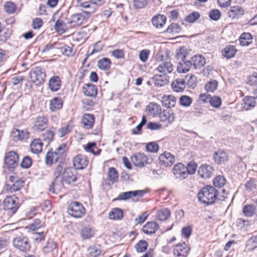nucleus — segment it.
Here are the masks:
<instances>
[{
	"mask_svg": "<svg viewBox=\"0 0 257 257\" xmlns=\"http://www.w3.org/2000/svg\"><path fill=\"white\" fill-rule=\"evenodd\" d=\"M214 161L218 164H223L228 160L227 154L222 150H219L213 154Z\"/></svg>",
	"mask_w": 257,
	"mask_h": 257,
	"instance_id": "obj_20",
	"label": "nucleus"
},
{
	"mask_svg": "<svg viewBox=\"0 0 257 257\" xmlns=\"http://www.w3.org/2000/svg\"><path fill=\"white\" fill-rule=\"evenodd\" d=\"M118 175L116 170L113 168H109L108 171V180L112 183L116 182L118 179Z\"/></svg>",
	"mask_w": 257,
	"mask_h": 257,
	"instance_id": "obj_48",
	"label": "nucleus"
},
{
	"mask_svg": "<svg viewBox=\"0 0 257 257\" xmlns=\"http://www.w3.org/2000/svg\"><path fill=\"white\" fill-rule=\"evenodd\" d=\"M48 120L46 116L41 115L36 117L34 124V128L35 130L43 131L47 127Z\"/></svg>",
	"mask_w": 257,
	"mask_h": 257,
	"instance_id": "obj_17",
	"label": "nucleus"
},
{
	"mask_svg": "<svg viewBox=\"0 0 257 257\" xmlns=\"http://www.w3.org/2000/svg\"><path fill=\"white\" fill-rule=\"evenodd\" d=\"M173 91L178 92L183 91L186 87V81L183 78H177L171 83Z\"/></svg>",
	"mask_w": 257,
	"mask_h": 257,
	"instance_id": "obj_26",
	"label": "nucleus"
},
{
	"mask_svg": "<svg viewBox=\"0 0 257 257\" xmlns=\"http://www.w3.org/2000/svg\"><path fill=\"white\" fill-rule=\"evenodd\" d=\"M160 114L161 121L165 123L167 125L172 123L175 120L174 113L170 109L164 110Z\"/></svg>",
	"mask_w": 257,
	"mask_h": 257,
	"instance_id": "obj_19",
	"label": "nucleus"
},
{
	"mask_svg": "<svg viewBox=\"0 0 257 257\" xmlns=\"http://www.w3.org/2000/svg\"><path fill=\"white\" fill-rule=\"evenodd\" d=\"M62 106L63 101L60 97H54L50 101V109L52 111H55L61 109Z\"/></svg>",
	"mask_w": 257,
	"mask_h": 257,
	"instance_id": "obj_34",
	"label": "nucleus"
},
{
	"mask_svg": "<svg viewBox=\"0 0 257 257\" xmlns=\"http://www.w3.org/2000/svg\"><path fill=\"white\" fill-rule=\"evenodd\" d=\"M63 163H59L55 168L53 175L55 179L61 175L62 180L68 184H73L78 179V174L76 171L71 167H67L63 169Z\"/></svg>",
	"mask_w": 257,
	"mask_h": 257,
	"instance_id": "obj_1",
	"label": "nucleus"
},
{
	"mask_svg": "<svg viewBox=\"0 0 257 257\" xmlns=\"http://www.w3.org/2000/svg\"><path fill=\"white\" fill-rule=\"evenodd\" d=\"M55 128L54 127L51 128L50 130L46 131L43 134V139L44 141L49 143L53 140L55 135Z\"/></svg>",
	"mask_w": 257,
	"mask_h": 257,
	"instance_id": "obj_44",
	"label": "nucleus"
},
{
	"mask_svg": "<svg viewBox=\"0 0 257 257\" xmlns=\"http://www.w3.org/2000/svg\"><path fill=\"white\" fill-rule=\"evenodd\" d=\"M181 31L179 26L177 23H172L168 26L165 32L170 34H178Z\"/></svg>",
	"mask_w": 257,
	"mask_h": 257,
	"instance_id": "obj_52",
	"label": "nucleus"
},
{
	"mask_svg": "<svg viewBox=\"0 0 257 257\" xmlns=\"http://www.w3.org/2000/svg\"><path fill=\"white\" fill-rule=\"evenodd\" d=\"M184 79L186 81V84H187L189 87L194 88L196 86L197 79L194 75H187Z\"/></svg>",
	"mask_w": 257,
	"mask_h": 257,
	"instance_id": "obj_42",
	"label": "nucleus"
},
{
	"mask_svg": "<svg viewBox=\"0 0 257 257\" xmlns=\"http://www.w3.org/2000/svg\"><path fill=\"white\" fill-rule=\"evenodd\" d=\"M11 137L16 141L26 140L30 137V133L27 130L14 128L11 133Z\"/></svg>",
	"mask_w": 257,
	"mask_h": 257,
	"instance_id": "obj_14",
	"label": "nucleus"
},
{
	"mask_svg": "<svg viewBox=\"0 0 257 257\" xmlns=\"http://www.w3.org/2000/svg\"><path fill=\"white\" fill-rule=\"evenodd\" d=\"M88 252L90 256L96 257L99 255L101 252L100 246L98 245H93L88 248Z\"/></svg>",
	"mask_w": 257,
	"mask_h": 257,
	"instance_id": "obj_49",
	"label": "nucleus"
},
{
	"mask_svg": "<svg viewBox=\"0 0 257 257\" xmlns=\"http://www.w3.org/2000/svg\"><path fill=\"white\" fill-rule=\"evenodd\" d=\"M16 6L11 2H7L4 5L5 11L8 14H13L16 10Z\"/></svg>",
	"mask_w": 257,
	"mask_h": 257,
	"instance_id": "obj_58",
	"label": "nucleus"
},
{
	"mask_svg": "<svg viewBox=\"0 0 257 257\" xmlns=\"http://www.w3.org/2000/svg\"><path fill=\"white\" fill-rule=\"evenodd\" d=\"M94 117L93 114L86 113L83 115L82 118L81 123L85 128L87 129L91 128L94 124Z\"/></svg>",
	"mask_w": 257,
	"mask_h": 257,
	"instance_id": "obj_31",
	"label": "nucleus"
},
{
	"mask_svg": "<svg viewBox=\"0 0 257 257\" xmlns=\"http://www.w3.org/2000/svg\"><path fill=\"white\" fill-rule=\"evenodd\" d=\"M93 13H94V9L92 10L84 11L82 13L73 14L68 19V23L71 28L79 27L83 25L90 15Z\"/></svg>",
	"mask_w": 257,
	"mask_h": 257,
	"instance_id": "obj_3",
	"label": "nucleus"
},
{
	"mask_svg": "<svg viewBox=\"0 0 257 257\" xmlns=\"http://www.w3.org/2000/svg\"><path fill=\"white\" fill-rule=\"evenodd\" d=\"M155 84L158 86H163L169 83V77L166 74H156L153 77Z\"/></svg>",
	"mask_w": 257,
	"mask_h": 257,
	"instance_id": "obj_25",
	"label": "nucleus"
},
{
	"mask_svg": "<svg viewBox=\"0 0 257 257\" xmlns=\"http://www.w3.org/2000/svg\"><path fill=\"white\" fill-rule=\"evenodd\" d=\"M187 169L182 163H178L175 165L173 169V173L176 179L183 180L187 176Z\"/></svg>",
	"mask_w": 257,
	"mask_h": 257,
	"instance_id": "obj_13",
	"label": "nucleus"
},
{
	"mask_svg": "<svg viewBox=\"0 0 257 257\" xmlns=\"http://www.w3.org/2000/svg\"><path fill=\"white\" fill-rule=\"evenodd\" d=\"M146 148L149 152L156 153L158 151L159 147L155 142H151L146 145Z\"/></svg>",
	"mask_w": 257,
	"mask_h": 257,
	"instance_id": "obj_60",
	"label": "nucleus"
},
{
	"mask_svg": "<svg viewBox=\"0 0 257 257\" xmlns=\"http://www.w3.org/2000/svg\"><path fill=\"white\" fill-rule=\"evenodd\" d=\"M170 212L167 208H164L158 211L157 217L161 221H164L170 217Z\"/></svg>",
	"mask_w": 257,
	"mask_h": 257,
	"instance_id": "obj_43",
	"label": "nucleus"
},
{
	"mask_svg": "<svg viewBox=\"0 0 257 257\" xmlns=\"http://www.w3.org/2000/svg\"><path fill=\"white\" fill-rule=\"evenodd\" d=\"M236 51V49L234 46L228 45L222 50V54L224 57L231 58L234 56Z\"/></svg>",
	"mask_w": 257,
	"mask_h": 257,
	"instance_id": "obj_37",
	"label": "nucleus"
},
{
	"mask_svg": "<svg viewBox=\"0 0 257 257\" xmlns=\"http://www.w3.org/2000/svg\"><path fill=\"white\" fill-rule=\"evenodd\" d=\"M30 77L31 81L35 85L39 86L44 82L46 75L43 68L37 67L31 70Z\"/></svg>",
	"mask_w": 257,
	"mask_h": 257,
	"instance_id": "obj_6",
	"label": "nucleus"
},
{
	"mask_svg": "<svg viewBox=\"0 0 257 257\" xmlns=\"http://www.w3.org/2000/svg\"><path fill=\"white\" fill-rule=\"evenodd\" d=\"M145 192L144 190H136L134 191H127L120 193L118 196L120 200H125L131 198L132 197H138L141 198L143 196Z\"/></svg>",
	"mask_w": 257,
	"mask_h": 257,
	"instance_id": "obj_21",
	"label": "nucleus"
},
{
	"mask_svg": "<svg viewBox=\"0 0 257 257\" xmlns=\"http://www.w3.org/2000/svg\"><path fill=\"white\" fill-rule=\"evenodd\" d=\"M190 251V248L185 243H178L174 248V254L177 257H186Z\"/></svg>",
	"mask_w": 257,
	"mask_h": 257,
	"instance_id": "obj_16",
	"label": "nucleus"
},
{
	"mask_svg": "<svg viewBox=\"0 0 257 257\" xmlns=\"http://www.w3.org/2000/svg\"><path fill=\"white\" fill-rule=\"evenodd\" d=\"M94 234V231L90 227H83L80 230V235L83 239L90 238Z\"/></svg>",
	"mask_w": 257,
	"mask_h": 257,
	"instance_id": "obj_39",
	"label": "nucleus"
},
{
	"mask_svg": "<svg viewBox=\"0 0 257 257\" xmlns=\"http://www.w3.org/2000/svg\"><path fill=\"white\" fill-rule=\"evenodd\" d=\"M32 164V160L31 158L29 156H26L23 158L21 163V166L23 168L28 169L31 166Z\"/></svg>",
	"mask_w": 257,
	"mask_h": 257,
	"instance_id": "obj_59",
	"label": "nucleus"
},
{
	"mask_svg": "<svg viewBox=\"0 0 257 257\" xmlns=\"http://www.w3.org/2000/svg\"><path fill=\"white\" fill-rule=\"evenodd\" d=\"M83 93L86 96L95 97L97 93V88L94 84H86L83 87Z\"/></svg>",
	"mask_w": 257,
	"mask_h": 257,
	"instance_id": "obj_32",
	"label": "nucleus"
},
{
	"mask_svg": "<svg viewBox=\"0 0 257 257\" xmlns=\"http://www.w3.org/2000/svg\"><path fill=\"white\" fill-rule=\"evenodd\" d=\"M190 62L192 63V66L196 69L201 68L206 64L205 58L200 55H196L192 57Z\"/></svg>",
	"mask_w": 257,
	"mask_h": 257,
	"instance_id": "obj_22",
	"label": "nucleus"
},
{
	"mask_svg": "<svg viewBox=\"0 0 257 257\" xmlns=\"http://www.w3.org/2000/svg\"><path fill=\"white\" fill-rule=\"evenodd\" d=\"M244 10L239 6H232L228 12L229 17L232 19H238L243 15Z\"/></svg>",
	"mask_w": 257,
	"mask_h": 257,
	"instance_id": "obj_23",
	"label": "nucleus"
},
{
	"mask_svg": "<svg viewBox=\"0 0 257 257\" xmlns=\"http://www.w3.org/2000/svg\"><path fill=\"white\" fill-rule=\"evenodd\" d=\"M122 211L118 208H113L109 213V218L110 219H120L122 218Z\"/></svg>",
	"mask_w": 257,
	"mask_h": 257,
	"instance_id": "obj_40",
	"label": "nucleus"
},
{
	"mask_svg": "<svg viewBox=\"0 0 257 257\" xmlns=\"http://www.w3.org/2000/svg\"><path fill=\"white\" fill-rule=\"evenodd\" d=\"M159 160L161 165L170 167L175 162V158L170 153L165 152L160 155Z\"/></svg>",
	"mask_w": 257,
	"mask_h": 257,
	"instance_id": "obj_15",
	"label": "nucleus"
},
{
	"mask_svg": "<svg viewBox=\"0 0 257 257\" xmlns=\"http://www.w3.org/2000/svg\"><path fill=\"white\" fill-rule=\"evenodd\" d=\"M146 111L149 115L156 116L161 112L160 105L156 103H151L147 106Z\"/></svg>",
	"mask_w": 257,
	"mask_h": 257,
	"instance_id": "obj_30",
	"label": "nucleus"
},
{
	"mask_svg": "<svg viewBox=\"0 0 257 257\" xmlns=\"http://www.w3.org/2000/svg\"><path fill=\"white\" fill-rule=\"evenodd\" d=\"M243 213L245 216L251 217L255 214L254 205L248 204L245 205L243 208Z\"/></svg>",
	"mask_w": 257,
	"mask_h": 257,
	"instance_id": "obj_46",
	"label": "nucleus"
},
{
	"mask_svg": "<svg viewBox=\"0 0 257 257\" xmlns=\"http://www.w3.org/2000/svg\"><path fill=\"white\" fill-rule=\"evenodd\" d=\"M131 161L135 166L142 168L146 164H151L153 161V159L149 158L144 153H138L132 156Z\"/></svg>",
	"mask_w": 257,
	"mask_h": 257,
	"instance_id": "obj_9",
	"label": "nucleus"
},
{
	"mask_svg": "<svg viewBox=\"0 0 257 257\" xmlns=\"http://www.w3.org/2000/svg\"><path fill=\"white\" fill-rule=\"evenodd\" d=\"M252 37L249 33H242L239 39L240 44L241 46H248L252 43Z\"/></svg>",
	"mask_w": 257,
	"mask_h": 257,
	"instance_id": "obj_38",
	"label": "nucleus"
},
{
	"mask_svg": "<svg viewBox=\"0 0 257 257\" xmlns=\"http://www.w3.org/2000/svg\"><path fill=\"white\" fill-rule=\"evenodd\" d=\"M200 17V14L198 12H193L188 15L185 20L189 23H193Z\"/></svg>",
	"mask_w": 257,
	"mask_h": 257,
	"instance_id": "obj_63",
	"label": "nucleus"
},
{
	"mask_svg": "<svg viewBox=\"0 0 257 257\" xmlns=\"http://www.w3.org/2000/svg\"><path fill=\"white\" fill-rule=\"evenodd\" d=\"M192 101V98L187 95H182L179 98L180 104L184 107L190 106Z\"/></svg>",
	"mask_w": 257,
	"mask_h": 257,
	"instance_id": "obj_51",
	"label": "nucleus"
},
{
	"mask_svg": "<svg viewBox=\"0 0 257 257\" xmlns=\"http://www.w3.org/2000/svg\"><path fill=\"white\" fill-rule=\"evenodd\" d=\"M12 34L11 31L5 28H2L0 31V43H5L9 39Z\"/></svg>",
	"mask_w": 257,
	"mask_h": 257,
	"instance_id": "obj_45",
	"label": "nucleus"
},
{
	"mask_svg": "<svg viewBox=\"0 0 257 257\" xmlns=\"http://www.w3.org/2000/svg\"><path fill=\"white\" fill-rule=\"evenodd\" d=\"M24 181L21 179H18L14 183L13 185L8 184L6 186V191L8 193H13L18 191L23 187Z\"/></svg>",
	"mask_w": 257,
	"mask_h": 257,
	"instance_id": "obj_27",
	"label": "nucleus"
},
{
	"mask_svg": "<svg viewBox=\"0 0 257 257\" xmlns=\"http://www.w3.org/2000/svg\"><path fill=\"white\" fill-rule=\"evenodd\" d=\"M43 143L40 139H34L30 144V148L32 152L38 154L42 150Z\"/></svg>",
	"mask_w": 257,
	"mask_h": 257,
	"instance_id": "obj_35",
	"label": "nucleus"
},
{
	"mask_svg": "<svg viewBox=\"0 0 257 257\" xmlns=\"http://www.w3.org/2000/svg\"><path fill=\"white\" fill-rule=\"evenodd\" d=\"M160 60L163 62L157 67L159 72L166 74L171 73L174 69L173 64L170 62L164 61V59L162 55H161Z\"/></svg>",
	"mask_w": 257,
	"mask_h": 257,
	"instance_id": "obj_18",
	"label": "nucleus"
},
{
	"mask_svg": "<svg viewBox=\"0 0 257 257\" xmlns=\"http://www.w3.org/2000/svg\"><path fill=\"white\" fill-rule=\"evenodd\" d=\"M66 148L65 144H61L54 152L48 151L45 156V163L50 166L52 164L58 162L60 156L65 152Z\"/></svg>",
	"mask_w": 257,
	"mask_h": 257,
	"instance_id": "obj_5",
	"label": "nucleus"
},
{
	"mask_svg": "<svg viewBox=\"0 0 257 257\" xmlns=\"http://www.w3.org/2000/svg\"><path fill=\"white\" fill-rule=\"evenodd\" d=\"M176 101V97L173 95L164 96L161 100L162 105L168 108L175 106Z\"/></svg>",
	"mask_w": 257,
	"mask_h": 257,
	"instance_id": "obj_36",
	"label": "nucleus"
},
{
	"mask_svg": "<svg viewBox=\"0 0 257 257\" xmlns=\"http://www.w3.org/2000/svg\"><path fill=\"white\" fill-rule=\"evenodd\" d=\"M148 246V242L144 240H140L135 245V248L138 252L145 251Z\"/></svg>",
	"mask_w": 257,
	"mask_h": 257,
	"instance_id": "obj_50",
	"label": "nucleus"
},
{
	"mask_svg": "<svg viewBox=\"0 0 257 257\" xmlns=\"http://www.w3.org/2000/svg\"><path fill=\"white\" fill-rule=\"evenodd\" d=\"M61 52L62 54L67 56H71L74 55L73 49L71 47L67 45H64L61 48Z\"/></svg>",
	"mask_w": 257,
	"mask_h": 257,
	"instance_id": "obj_62",
	"label": "nucleus"
},
{
	"mask_svg": "<svg viewBox=\"0 0 257 257\" xmlns=\"http://www.w3.org/2000/svg\"><path fill=\"white\" fill-rule=\"evenodd\" d=\"M167 17L162 15L158 14L154 16L152 20V23L156 28H161L166 24Z\"/></svg>",
	"mask_w": 257,
	"mask_h": 257,
	"instance_id": "obj_29",
	"label": "nucleus"
},
{
	"mask_svg": "<svg viewBox=\"0 0 257 257\" xmlns=\"http://www.w3.org/2000/svg\"><path fill=\"white\" fill-rule=\"evenodd\" d=\"M244 107L247 109L249 107H253L255 106L254 97L246 96L243 99Z\"/></svg>",
	"mask_w": 257,
	"mask_h": 257,
	"instance_id": "obj_56",
	"label": "nucleus"
},
{
	"mask_svg": "<svg viewBox=\"0 0 257 257\" xmlns=\"http://www.w3.org/2000/svg\"><path fill=\"white\" fill-rule=\"evenodd\" d=\"M73 162L76 169L82 170L87 166L88 160L85 155L78 154L73 158Z\"/></svg>",
	"mask_w": 257,
	"mask_h": 257,
	"instance_id": "obj_12",
	"label": "nucleus"
},
{
	"mask_svg": "<svg viewBox=\"0 0 257 257\" xmlns=\"http://www.w3.org/2000/svg\"><path fill=\"white\" fill-rule=\"evenodd\" d=\"M209 103L212 106L218 108L220 107L222 104V100L218 96H211L210 99H209Z\"/></svg>",
	"mask_w": 257,
	"mask_h": 257,
	"instance_id": "obj_53",
	"label": "nucleus"
},
{
	"mask_svg": "<svg viewBox=\"0 0 257 257\" xmlns=\"http://www.w3.org/2000/svg\"><path fill=\"white\" fill-rule=\"evenodd\" d=\"M111 61L108 58H103L98 62V67L101 70H108L110 66Z\"/></svg>",
	"mask_w": 257,
	"mask_h": 257,
	"instance_id": "obj_47",
	"label": "nucleus"
},
{
	"mask_svg": "<svg viewBox=\"0 0 257 257\" xmlns=\"http://www.w3.org/2000/svg\"><path fill=\"white\" fill-rule=\"evenodd\" d=\"M67 212L70 215L75 218H81L85 213V209L81 203L75 201L68 206Z\"/></svg>",
	"mask_w": 257,
	"mask_h": 257,
	"instance_id": "obj_8",
	"label": "nucleus"
},
{
	"mask_svg": "<svg viewBox=\"0 0 257 257\" xmlns=\"http://www.w3.org/2000/svg\"><path fill=\"white\" fill-rule=\"evenodd\" d=\"M197 165L195 162H191L189 163L186 167V169H187V174L192 175L194 174L197 169Z\"/></svg>",
	"mask_w": 257,
	"mask_h": 257,
	"instance_id": "obj_61",
	"label": "nucleus"
},
{
	"mask_svg": "<svg viewBox=\"0 0 257 257\" xmlns=\"http://www.w3.org/2000/svg\"><path fill=\"white\" fill-rule=\"evenodd\" d=\"M13 245L19 251L25 252L30 250L31 248V244L29 239L24 236H19L14 238Z\"/></svg>",
	"mask_w": 257,
	"mask_h": 257,
	"instance_id": "obj_7",
	"label": "nucleus"
},
{
	"mask_svg": "<svg viewBox=\"0 0 257 257\" xmlns=\"http://www.w3.org/2000/svg\"><path fill=\"white\" fill-rule=\"evenodd\" d=\"M4 209L10 215L14 214L19 207L18 198L16 195L7 196L3 202Z\"/></svg>",
	"mask_w": 257,
	"mask_h": 257,
	"instance_id": "obj_4",
	"label": "nucleus"
},
{
	"mask_svg": "<svg viewBox=\"0 0 257 257\" xmlns=\"http://www.w3.org/2000/svg\"><path fill=\"white\" fill-rule=\"evenodd\" d=\"M246 247L248 250H252L257 247V236H252L248 240Z\"/></svg>",
	"mask_w": 257,
	"mask_h": 257,
	"instance_id": "obj_57",
	"label": "nucleus"
},
{
	"mask_svg": "<svg viewBox=\"0 0 257 257\" xmlns=\"http://www.w3.org/2000/svg\"><path fill=\"white\" fill-rule=\"evenodd\" d=\"M177 59H181L178 62L177 70L179 73H185L188 72L192 66L190 60H186V55L181 52L177 54Z\"/></svg>",
	"mask_w": 257,
	"mask_h": 257,
	"instance_id": "obj_10",
	"label": "nucleus"
},
{
	"mask_svg": "<svg viewBox=\"0 0 257 257\" xmlns=\"http://www.w3.org/2000/svg\"><path fill=\"white\" fill-rule=\"evenodd\" d=\"M217 191L212 186L203 187L198 193L199 201L205 205L213 204L217 198Z\"/></svg>",
	"mask_w": 257,
	"mask_h": 257,
	"instance_id": "obj_2",
	"label": "nucleus"
},
{
	"mask_svg": "<svg viewBox=\"0 0 257 257\" xmlns=\"http://www.w3.org/2000/svg\"><path fill=\"white\" fill-rule=\"evenodd\" d=\"M57 249V244L53 240H49L47 241V244L44 246L43 251L45 254H48L51 252H54Z\"/></svg>",
	"mask_w": 257,
	"mask_h": 257,
	"instance_id": "obj_41",
	"label": "nucleus"
},
{
	"mask_svg": "<svg viewBox=\"0 0 257 257\" xmlns=\"http://www.w3.org/2000/svg\"><path fill=\"white\" fill-rule=\"evenodd\" d=\"M61 85V81L59 77L54 76L52 77L49 81L50 89L53 91H56L60 89Z\"/></svg>",
	"mask_w": 257,
	"mask_h": 257,
	"instance_id": "obj_33",
	"label": "nucleus"
},
{
	"mask_svg": "<svg viewBox=\"0 0 257 257\" xmlns=\"http://www.w3.org/2000/svg\"><path fill=\"white\" fill-rule=\"evenodd\" d=\"M159 225L155 222H148L143 227V232L147 234H152L158 229Z\"/></svg>",
	"mask_w": 257,
	"mask_h": 257,
	"instance_id": "obj_28",
	"label": "nucleus"
},
{
	"mask_svg": "<svg viewBox=\"0 0 257 257\" xmlns=\"http://www.w3.org/2000/svg\"><path fill=\"white\" fill-rule=\"evenodd\" d=\"M19 156L13 151L10 152L6 154L5 164L9 168H14L18 166Z\"/></svg>",
	"mask_w": 257,
	"mask_h": 257,
	"instance_id": "obj_11",
	"label": "nucleus"
},
{
	"mask_svg": "<svg viewBox=\"0 0 257 257\" xmlns=\"http://www.w3.org/2000/svg\"><path fill=\"white\" fill-rule=\"evenodd\" d=\"M226 182L225 178L222 176H218L216 177L213 181V184L216 187H223Z\"/></svg>",
	"mask_w": 257,
	"mask_h": 257,
	"instance_id": "obj_55",
	"label": "nucleus"
},
{
	"mask_svg": "<svg viewBox=\"0 0 257 257\" xmlns=\"http://www.w3.org/2000/svg\"><path fill=\"white\" fill-rule=\"evenodd\" d=\"M212 167L206 164L202 165L198 169L199 175L203 178H210L212 175Z\"/></svg>",
	"mask_w": 257,
	"mask_h": 257,
	"instance_id": "obj_24",
	"label": "nucleus"
},
{
	"mask_svg": "<svg viewBox=\"0 0 257 257\" xmlns=\"http://www.w3.org/2000/svg\"><path fill=\"white\" fill-rule=\"evenodd\" d=\"M218 82L215 80H211L208 82L205 85V88L207 91L213 92L217 89Z\"/></svg>",
	"mask_w": 257,
	"mask_h": 257,
	"instance_id": "obj_54",
	"label": "nucleus"
},
{
	"mask_svg": "<svg viewBox=\"0 0 257 257\" xmlns=\"http://www.w3.org/2000/svg\"><path fill=\"white\" fill-rule=\"evenodd\" d=\"M209 15L210 19L214 21H217L221 17L220 12L216 9L210 11Z\"/></svg>",
	"mask_w": 257,
	"mask_h": 257,
	"instance_id": "obj_64",
	"label": "nucleus"
}]
</instances>
